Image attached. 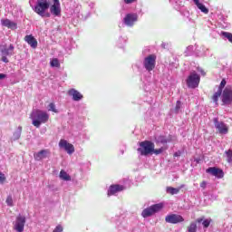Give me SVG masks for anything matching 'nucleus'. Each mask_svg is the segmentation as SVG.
<instances>
[{
  "mask_svg": "<svg viewBox=\"0 0 232 232\" xmlns=\"http://www.w3.org/2000/svg\"><path fill=\"white\" fill-rule=\"evenodd\" d=\"M48 8H50L48 0H38L34 10L41 17H50V13H46Z\"/></svg>",
  "mask_w": 232,
  "mask_h": 232,
  "instance_id": "nucleus-2",
  "label": "nucleus"
},
{
  "mask_svg": "<svg viewBox=\"0 0 232 232\" xmlns=\"http://www.w3.org/2000/svg\"><path fill=\"white\" fill-rule=\"evenodd\" d=\"M63 226H61V225H58L54 229H53V232H63Z\"/></svg>",
  "mask_w": 232,
  "mask_h": 232,
  "instance_id": "nucleus-37",
  "label": "nucleus"
},
{
  "mask_svg": "<svg viewBox=\"0 0 232 232\" xmlns=\"http://www.w3.org/2000/svg\"><path fill=\"white\" fill-rule=\"evenodd\" d=\"M50 12L53 15H61V3L59 0H53V5L50 7Z\"/></svg>",
  "mask_w": 232,
  "mask_h": 232,
  "instance_id": "nucleus-14",
  "label": "nucleus"
},
{
  "mask_svg": "<svg viewBox=\"0 0 232 232\" xmlns=\"http://www.w3.org/2000/svg\"><path fill=\"white\" fill-rule=\"evenodd\" d=\"M24 41L26 44H28L31 48H37V39H35V37H34V35L29 34V35H25L24 37Z\"/></svg>",
  "mask_w": 232,
  "mask_h": 232,
  "instance_id": "nucleus-18",
  "label": "nucleus"
},
{
  "mask_svg": "<svg viewBox=\"0 0 232 232\" xmlns=\"http://www.w3.org/2000/svg\"><path fill=\"white\" fill-rule=\"evenodd\" d=\"M164 148H160V149H155L153 148L152 153H154V155H160V153H163L164 151Z\"/></svg>",
  "mask_w": 232,
  "mask_h": 232,
  "instance_id": "nucleus-32",
  "label": "nucleus"
},
{
  "mask_svg": "<svg viewBox=\"0 0 232 232\" xmlns=\"http://www.w3.org/2000/svg\"><path fill=\"white\" fill-rule=\"evenodd\" d=\"M198 224H200L201 222H204V218H199L196 220Z\"/></svg>",
  "mask_w": 232,
  "mask_h": 232,
  "instance_id": "nucleus-40",
  "label": "nucleus"
},
{
  "mask_svg": "<svg viewBox=\"0 0 232 232\" xmlns=\"http://www.w3.org/2000/svg\"><path fill=\"white\" fill-rule=\"evenodd\" d=\"M184 188V185H181L179 188H175L173 187H167L166 191L169 193V195H177L180 192V189Z\"/></svg>",
  "mask_w": 232,
  "mask_h": 232,
  "instance_id": "nucleus-23",
  "label": "nucleus"
},
{
  "mask_svg": "<svg viewBox=\"0 0 232 232\" xmlns=\"http://www.w3.org/2000/svg\"><path fill=\"white\" fill-rule=\"evenodd\" d=\"M222 95V91H218L215 92L212 96V100L216 104H218V98Z\"/></svg>",
  "mask_w": 232,
  "mask_h": 232,
  "instance_id": "nucleus-26",
  "label": "nucleus"
},
{
  "mask_svg": "<svg viewBox=\"0 0 232 232\" xmlns=\"http://www.w3.org/2000/svg\"><path fill=\"white\" fill-rule=\"evenodd\" d=\"M6 181V177H5V175L3 174V172L0 171V182L2 184H5V182Z\"/></svg>",
  "mask_w": 232,
  "mask_h": 232,
  "instance_id": "nucleus-36",
  "label": "nucleus"
},
{
  "mask_svg": "<svg viewBox=\"0 0 232 232\" xmlns=\"http://www.w3.org/2000/svg\"><path fill=\"white\" fill-rule=\"evenodd\" d=\"M30 119L33 121L32 124L35 128H41L42 124H46L50 119V114L42 110H34L30 114Z\"/></svg>",
  "mask_w": 232,
  "mask_h": 232,
  "instance_id": "nucleus-1",
  "label": "nucleus"
},
{
  "mask_svg": "<svg viewBox=\"0 0 232 232\" xmlns=\"http://www.w3.org/2000/svg\"><path fill=\"white\" fill-rule=\"evenodd\" d=\"M137 21V14H128L124 17V23L127 26H133L135 22Z\"/></svg>",
  "mask_w": 232,
  "mask_h": 232,
  "instance_id": "nucleus-17",
  "label": "nucleus"
},
{
  "mask_svg": "<svg viewBox=\"0 0 232 232\" xmlns=\"http://www.w3.org/2000/svg\"><path fill=\"white\" fill-rule=\"evenodd\" d=\"M181 102H180V101H178L177 102H176V107H175V111H176V113H179V110H180V106H181Z\"/></svg>",
  "mask_w": 232,
  "mask_h": 232,
  "instance_id": "nucleus-35",
  "label": "nucleus"
},
{
  "mask_svg": "<svg viewBox=\"0 0 232 232\" xmlns=\"http://www.w3.org/2000/svg\"><path fill=\"white\" fill-rule=\"evenodd\" d=\"M163 208L164 205L162 203L152 205L150 208H145L142 211L141 216L143 217V218H148V217H151V215L159 213V211H160V209H162Z\"/></svg>",
  "mask_w": 232,
  "mask_h": 232,
  "instance_id": "nucleus-6",
  "label": "nucleus"
},
{
  "mask_svg": "<svg viewBox=\"0 0 232 232\" xmlns=\"http://www.w3.org/2000/svg\"><path fill=\"white\" fill-rule=\"evenodd\" d=\"M59 147L65 150V151L69 155H72V153H73L75 151V147H73V144L68 143V140H60Z\"/></svg>",
  "mask_w": 232,
  "mask_h": 232,
  "instance_id": "nucleus-12",
  "label": "nucleus"
},
{
  "mask_svg": "<svg viewBox=\"0 0 232 232\" xmlns=\"http://www.w3.org/2000/svg\"><path fill=\"white\" fill-rule=\"evenodd\" d=\"M153 148H155L154 142L144 140L140 142V148H138L137 151L142 157H148V155H151V153H153Z\"/></svg>",
  "mask_w": 232,
  "mask_h": 232,
  "instance_id": "nucleus-3",
  "label": "nucleus"
},
{
  "mask_svg": "<svg viewBox=\"0 0 232 232\" xmlns=\"http://www.w3.org/2000/svg\"><path fill=\"white\" fill-rule=\"evenodd\" d=\"M135 1H137V0H124V3L126 5H131V3H135Z\"/></svg>",
  "mask_w": 232,
  "mask_h": 232,
  "instance_id": "nucleus-39",
  "label": "nucleus"
},
{
  "mask_svg": "<svg viewBox=\"0 0 232 232\" xmlns=\"http://www.w3.org/2000/svg\"><path fill=\"white\" fill-rule=\"evenodd\" d=\"M214 126L219 135H227L229 133V127L224 121H218V119H214Z\"/></svg>",
  "mask_w": 232,
  "mask_h": 232,
  "instance_id": "nucleus-7",
  "label": "nucleus"
},
{
  "mask_svg": "<svg viewBox=\"0 0 232 232\" xmlns=\"http://www.w3.org/2000/svg\"><path fill=\"white\" fill-rule=\"evenodd\" d=\"M186 82L188 88L195 90V88H198V85L200 84V75H198L197 72H192L188 76Z\"/></svg>",
  "mask_w": 232,
  "mask_h": 232,
  "instance_id": "nucleus-4",
  "label": "nucleus"
},
{
  "mask_svg": "<svg viewBox=\"0 0 232 232\" xmlns=\"http://www.w3.org/2000/svg\"><path fill=\"white\" fill-rule=\"evenodd\" d=\"M50 64L53 68H61V63H59V59L57 58H53Z\"/></svg>",
  "mask_w": 232,
  "mask_h": 232,
  "instance_id": "nucleus-25",
  "label": "nucleus"
},
{
  "mask_svg": "<svg viewBox=\"0 0 232 232\" xmlns=\"http://www.w3.org/2000/svg\"><path fill=\"white\" fill-rule=\"evenodd\" d=\"M7 206H14V199L12 198V196H8L6 200H5Z\"/></svg>",
  "mask_w": 232,
  "mask_h": 232,
  "instance_id": "nucleus-33",
  "label": "nucleus"
},
{
  "mask_svg": "<svg viewBox=\"0 0 232 232\" xmlns=\"http://www.w3.org/2000/svg\"><path fill=\"white\" fill-rule=\"evenodd\" d=\"M14 44H12L9 45L8 48L2 49L1 50V53H2L1 61L5 63H10V61H8L7 57L14 55Z\"/></svg>",
  "mask_w": 232,
  "mask_h": 232,
  "instance_id": "nucleus-8",
  "label": "nucleus"
},
{
  "mask_svg": "<svg viewBox=\"0 0 232 232\" xmlns=\"http://www.w3.org/2000/svg\"><path fill=\"white\" fill-rule=\"evenodd\" d=\"M206 186H208V182L202 181V182L200 183V188H202L203 189H206Z\"/></svg>",
  "mask_w": 232,
  "mask_h": 232,
  "instance_id": "nucleus-38",
  "label": "nucleus"
},
{
  "mask_svg": "<svg viewBox=\"0 0 232 232\" xmlns=\"http://www.w3.org/2000/svg\"><path fill=\"white\" fill-rule=\"evenodd\" d=\"M3 79H6V74L0 73V81Z\"/></svg>",
  "mask_w": 232,
  "mask_h": 232,
  "instance_id": "nucleus-41",
  "label": "nucleus"
},
{
  "mask_svg": "<svg viewBox=\"0 0 232 232\" xmlns=\"http://www.w3.org/2000/svg\"><path fill=\"white\" fill-rule=\"evenodd\" d=\"M199 72L201 75H203V77L206 76V72H204V69L199 70Z\"/></svg>",
  "mask_w": 232,
  "mask_h": 232,
  "instance_id": "nucleus-42",
  "label": "nucleus"
},
{
  "mask_svg": "<svg viewBox=\"0 0 232 232\" xmlns=\"http://www.w3.org/2000/svg\"><path fill=\"white\" fill-rule=\"evenodd\" d=\"M68 95H70V97H72V101H82V99H83V95L77 90L75 89H70L68 91Z\"/></svg>",
  "mask_w": 232,
  "mask_h": 232,
  "instance_id": "nucleus-15",
  "label": "nucleus"
},
{
  "mask_svg": "<svg viewBox=\"0 0 232 232\" xmlns=\"http://www.w3.org/2000/svg\"><path fill=\"white\" fill-rule=\"evenodd\" d=\"M2 25L10 28L11 30H15L17 28V24L9 19L2 20Z\"/></svg>",
  "mask_w": 232,
  "mask_h": 232,
  "instance_id": "nucleus-21",
  "label": "nucleus"
},
{
  "mask_svg": "<svg viewBox=\"0 0 232 232\" xmlns=\"http://www.w3.org/2000/svg\"><path fill=\"white\" fill-rule=\"evenodd\" d=\"M222 102L223 104H231L232 102V88L231 86H227L222 93Z\"/></svg>",
  "mask_w": 232,
  "mask_h": 232,
  "instance_id": "nucleus-10",
  "label": "nucleus"
},
{
  "mask_svg": "<svg viewBox=\"0 0 232 232\" xmlns=\"http://www.w3.org/2000/svg\"><path fill=\"white\" fill-rule=\"evenodd\" d=\"M221 35H223V37H226V39H227L231 44H232V34L229 32H221Z\"/></svg>",
  "mask_w": 232,
  "mask_h": 232,
  "instance_id": "nucleus-29",
  "label": "nucleus"
},
{
  "mask_svg": "<svg viewBox=\"0 0 232 232\" xmlns=\"http://www.w3.org/2000/svg\"><path fill=\"white\" fill-rule=\"evenodd\" d=\"M188 232H197V222H191L188 227Z\"/></svg>",
  "mask_w": 232,
  "mask_h": 232,
  "instance_id": "nucleus-28",
  "label": "nucleus"
},
{
  "mask_svg": "<svg viewBox=\"0 0 232 232\" xmlns=\"http://www.w3.org/2000/svg\"><path fill=\"white\" fill-rule=\"evenodd\" d=\"M156 64H157V55L150 54L144 58L143 66L147 70V72H153V70H155Z\"/></svg>",
  "mask_w": 232,
  "mask_h": 232,
  "instance_id": "nucleus-5",
  "label": "nucleus"
},
{
  "mask_svg": "<svg viewBox=\"0 0 232 232\" xmlns=\"http://www.w3.org/2000/svg\"><path fill=\"white\" fill-rule=\"evenodd\" d=\"M173 140L171 135H169L168 138L164 135H160L158 137L156 142L158 144H168V142H171Z\"/></svg>",
  "mask_w": 232,
  "mask_h": 232,
  "instance_id": "nucleus-20",
  "label": "nucleus"
},
{
  "mask_svg": "<svg viewBox=\"0 0 232 232\" xmlns=\"http://www.w3.org/2000/svg\"><path fill=\"white\" fill-rule=\"evenodd\" d=\"M174 157H179V154L178 152H176V153L174 154Z\"/></svg>",
  "mask_w": 232,
  "mask_h": 232,
  "instance_id": "nucleus-43",
  "label": "nucleus"
},
{
  "mask_svg": "<svg viewBox=\"0 0 232 232\" xmlns=\"http://www.w3.org/2000/svg\"><path fill=\"white\" fill-rule=\"evenodd\" d=\"M225 155L227 157V162L231 163L232 162V150H226Z\"/></svg>",
  "mask_w": 232,
  "mask_h": 232,
  "instance_id": "nucleus-27",
  "label": "nucleus"
},
{
  "mask_svg": "<svg viewBox=\"0 0 232 232\" xmlns=\"http://www.w3.org/2000/svg\"><path fill=\"white\" fill-rule=\"evenodd\" d=\"M124 187L122 185H112L110 187L108 190V196L115 195V193H119V191H123Z\"/></svg>",
  "mask_w": 232,
  "mask_h": 232,
  "instance_id": "nucleus-19",
  "label": "nucleus"
},
{
  "mask_svg": "<svg viewBox=\"0 0 232 232\" xmlns=\"http://www.w3.org/2000/svg\"><path fill=\"white\" fill-rule=\"evenodd\" d=\"M193 2L196 5V6L198 8V10L203 12V14H209V9H208L207 6L204 5V4H201L199 0H193Z\"/></svg>",
  "mask_w": 232,
  "mask_h": 232,
  "instance_id": "nucleus-22",
  "label": "nucleus"
},
{
  "mask_svg": "<svg viewBox=\"0 0 232 232\" xmlns=\"http://www.w3.org/2000/svg\"><path fill=\"white\" fill-rule=\"evenodd\" d=\"M50 155V150H42L37 153L34 154V160H43V159H46Z\"/></svg>",
  "mask_w": 232,
  "mask_h": 232,
  "instance_id": "nucleus-16",
  "label": "nucleus"
},
{
  "mask_svg": "<svg viewBox=\"0 0 232 232\" xmlns=\"http://www.w3.org/2000/svg\"><path fill=\"white\" fill-rule=\"evenodd\" d=\"M226 84H227V82H226V79H223L218 86V91L222 92L226 87Z\"/></svg>",
  "mask_w": 232,
  "mask_h": 232,
  "instance_id": "nucleus-31",
  "label": "nucleus"
},
{
  "mask_svg": "<svg viewBox=\"0 0 232 232\" xmlns=\"http://www.w3.org/2000/svg\"><path fill=\"white\" fill-rule=\"evenodd\" d=\"M206 172L213 175V177H217V179H224V170L217 167H209Z\"/></svg>",
  "mask_w": 232,
  "mask_h": 232,
  "instance_id": "nucleus-13",
  "label": "nucleus"
},
{
  "mask_svg": "<svg viewBox=\"0 0 232 232\" xmlns=\"http://www.w3.org/2000/svg\"><path fill=\"white\" fill-rule=\"evenodd\" d=\"M48 111H53V113H59V111H57V109H55V103L51 102L48 106Z\"/></svg>",
  "mask_w": 232,
  "mask_h": 232,
  "instance_id": "nucleus-30",
  "label": "nucleus"
},
{
  "mask_svg": "<svg viewBox=\"0 0 232 232\" xmlns=\"http://www.w3.org/2000/svg\"><path fill=\"white\" fill-rule=\"evenodd\" d=\"M209 224H211V219L203 220L202 225H203L204 227H209Z\"/></svg>",
  "mask_w": 232,
  "mask_h": 232,
  "instance_id": "nucleus-34",
  "label": "nucleus"
},
{
  "mask_svg": "<svg viewBox=\"0 0 232 232\" xmlns=\"http://www.w3.org/2000/svg\"><path fill=\"white\" fill-rule=\"evenodd\" d=\"M26 224V218L21 215L16 217V221L14 224V229L17 232L24 231V225Z\"/></svg>",
  "mask_w": 232,
  "mask_h": 232,
  "instance_id": "nucleus-11",
  "label": "nucleus"
},
{
  "mask_svg": "<svg viewBox=\"0 0 232 232\" xmlns=\"http://www.w3.org/2000/svg\"><path fill=\"white\" fill-rule=\"evenodd\" d=\"M165 222L168 224H180L184 222V217L179 214H169L165 217Z\"/></svg>",
  "mask_w": 232,
  "mask_h": 232,
  "instance_id": "nucleus-9",
  "label": "nucleus"
},
{
  "mask_svg": "<svg viewBox=\"0 0 232 232\" xmlns=\"http://www.w3.org/2000/svg\"><path fill=\"white\" fill-rule=\"evenodd\" d=\"M59 177L62 180H65V181L72 180V177L70 176V174H68L66 171L63 169L60 171Z\"/></svg>",
  "mask_w": 232,
  "mask_h": 232,
  "instance_id": "nucleus-24",
  "label": "nucleus"
}]
</instances>
